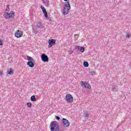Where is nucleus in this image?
I'll return each mask as SVG.
<instances>
[{
    "mask_svg": "<svg viewBox=\"0 0 131 131\" xmlns=\"http://www.w3.org/2000/svg\"><path fill=\"white\" fill-rule=\"evenodd\" d=\"M51 131H60V124L55 121L51 122L50 125Z\"/></svg>",
    "mask_w": 131,
    "mask_h": 131,
    "instance_id": "nucleus-1",
    "label": "nucleus"
},
{
    "mask_svg": "<svg viewBox=\"0 0 131 131\" xmlns=\"http://www.w3.org/2000/svg\"><path fill=\"white\" fill-rule=\"evenodd\" d=\"M42 24L40 21H37L36 25L33 27V31L35 34L40 33L42 30Z\"/></svg>",
    "mask_w": 131,
    "mask_h": 131,
    "instance_id": "nucleus-2",
    "label": "nucleus"
},
{
    "mask_svg": "<svg viewBox=\"0 0 131 131\" xmlns=\"http://www.w3.org/2000/svg\"><path fill=\"white\" fill-rule=\"evenodd\" d=\"M71 9V6H70V4H67L65 5V7H63L62 15L65 16V15H67L68 13H69V10Z\"/></svg>",
    "mask_w": 131,
    "mask_h": 131,
    "instance_id": "nucleus-3",
    "label": "nucleus"
},
{
    "mask_svg": "<svg viewBox=\"0 0 131 131\" xmlns=\"http://www.w3.org/2000/svg\"><path fill=\"white\" fill-rule=\"evenodd\" d=\"M3 16L6 19L14 18V17H15V12L14 11H11L10 13L7 12L6 14H4Z\"/></svg>",
    "mask_w": 131,
    "mask_h": 131,
    "instance_id": "nucleus-4",
    "label": "nucleus"
},
{
    "mask_svg": "<svg viewBox=\"0 0 131 131\" xmlns=\"http://www.w3.org/2000/svg\"><path fill=\"white\" fill-rule=\"evenodd\" d=\"M66 101L68 103H72L73 102V96L71 94H67L66 96Z\"/></svg>",
    "mask_w": 131,
    "mask_h": 131,
    "instance_id": "nucleus-5",
    "label": "nucleus"
},
{
    "mask_svg": "<svg viewBox=\"0 0 131 131\" xmlns=\"http://www.w3.org/2000/svg\"><path fill=\"white\" fill-rule=\"evenodd\" d=\"M41 59L44 63L49 62V57L45 53L41 55Z\"/></svg>",
    "mask_w": 131,
    "mask_h": 131,
    "instance_id": "nucleus-6",
    "label": "nucleus"
},
{
    "mask_svg": "<svg viewBox=\"0 0 131 131\" xmlns=\"http://www.w3.org/2000/svg\"><path fill=\"white\" fill-rule=\"evenodd\" d=\"M62 123L64 127H69V126L70 125V122H69V121H68L67 119L64 118H62Z\"/></svg>",
    "mask_w": 131,
    "mask_h": 131,
    "instance_id": "nucleus-7",
    "label": "nucleus"
},
{
    "mask_svg": "<svg viewBox=\"0 0 131 131\" xmlns=\"http://www.w3.org/2000/svg\"><path fill=\"white\" fill-rule=\"evenodd\" d=\"M15 37H17V38H20V37H22V36H23V32L20 31V30H18L15 33Z\"/></svg>",
    "mask_w": 131,
    "mask_h": 131,
    "instance_id": "nucleus-8",
    "label": "nucleus"
},
{
    "mask_svg": "<svg viewBox=\"0 0 131 131\" xmlns=\"http://www.w3.org/2000/svg\"><path fill=\"white\" fill-rule=\"evenodd\" d=\"M48 48H52L53 46H55V45H56V39H51L48 41Z\"/></svg>",
    "mask_w": 131,
    "mask_h": 131,
    "instance_id": "nucleus-9",
    "label": "nucleus"
},
{
    "mask_svg": "<svg viewBox=\"0 0 131 131\" xmlns=\"http://www.w3.org/2000/svg\"><path fill=\"white\" fill-rule=\"evenodd\" d=\"M81 85H82L83 88H85V89H91V88L90 84L82 81H81Z\"/></svg>",
    "mask_w": 131,
    "mask_h": 131,
    "instance_id": "nucleus-10",
    "label": "nucleus"
},
{
    "mask_svg": "<svg viewBox=\"0 0 131 131\" xmlns=\"http://www.w3.org/2000/svg\"><path fill=\"white\" fill-rule=\"evenodd\" d=\"M34 61H28L27 62V65L29 66V67H30V68H33L34 67Z\"/></svg>",
    "mask_w": 131,
    "mask_h": 131,
    "instance_id": "nucleus-11",
    "label": "nucleus"
},
{
    "mask_svg": "<svg viewBox=\"0 0 131 131\" xmlns=\"http://www.w3.org/2000/svg\"><path fill=\"white\" fill-rule=\"evenodd\" d=\"M118 90V86H117V85H114L113 86L112 89V90L113 91V92H114V93H116Z\"/></svg>",
    "mask_w": 131,
    "mask_h": 131,
    "instance_id": "nucleus-12",
    "label": "nucleus"
},
{
    "mask_svg": "<svg viewBox=\"0 0 131 131\" xmlns=\"http://www.w3.org/2000/svg\"><path fill=\"white\" fill-rule=\"evenodd\" d=\"M14 74V71H13V69H9L7 70V74L9 75H12V74Z\"/></svg>",
    "mask_w": 131,
    "mask_h": 131,
    "instance_id": "nucleus-13",
    "label": "nucleus"
},
{
    "mask_svg": "<svg viewBox=\"0 0 131 131\" xmlns=\"http://www.w3.org/2000/svg\"><path fill=\"white\" fill-rule=\"evenodd\" d=\"M27 58L29 62H34V60L32 57L30 56H27Z\"/></svg>",
    "mask_w": 131,
    "mask_h": 131,
    "instance_id": "nucleus-14",
    "label": "nucleus"
},
{
    "mask_svg": "<svg viewBox=\"0 0 131 131\" xmlns=\"http://www.w3.org/2000/svg\"><path fill=\"white\" fill-rule=\"evenodd\" d=\"M31 101L32 102H35V101H36V98H35V96L33 95L31 97Z\"/></svg>",
    "mask_w": 131,
    "mask_h": 131,
    "instance_id": "nucleus-15",
    "label": "nucleus"
},
{
    "mask_svg": "<svg viewBox=\"0 0 131 131\" xmlns=\"http://www.w3.org/2000/svg\"><path fill=\"white\" fill-rule=\"evenodd\" d=\"M40 8L43 12V14H45L46 13H47V10H46V8H45V7H43L42 6H40Z\"/></svg>",
    "mask_w": 131,
    "mask_h": 131,
    "instance_id": "nucleus-16",
    "label": "nucleus"
},
{
    "mask_svg": "<svg viewBox=\"0 0 131 131\" xmlns=\"http://www.w3.org/2000/svg\"><path fill=\"white\" fill-rule=\"evenodd\" d=\"M83 116L85 119H89V116H90V114H89V113H85L83 114Z\"/></svg>",
    "mask_w": 131,
    "mask_h": 131,
    "instance_id": "nucleus-17",
    "label": "nucleus"
},
{
    "mask_svg": "<svg viewBox=\"0 0 131 131\" xmlns=\"http://www.w3.org/2000/svg\"><path fill=\"white\" fill-rule=\"evenodd\" d=\"M83 65L84 67H89V62L87 61H84L83 63Z\"/></svg>",
    "mask_w": 131,
    "mask_h": 131,
    "instance_id": "nucleus-18",
    "label": "nucleus"
},
{
    "mask_svg": "<svg viewBox=\"0 0 131 131\" xmlns=\"http://www.w3.org/2000/svg\"><path fill=\"white\" fill-rule=\"evenodd\" d=\"M130 36H131L130 34L128 32H127L126 34V37L127 38H129L130 37Z\"/></svg>",
    "mask_w": 131,
    "mask_h": 131,
    "instance_id": "nucleus-19",
    "label": "nucleus"
},
{
    "mask_svg": "<svg viewBox=\"0 0 131 131\" xmlns=\"http://www.w3.org/2000/svg\"><path fill=\"white\" fill-rule=\"evenodd\" d=\"M84 47H80V49H79V51L80 52H81V53H83V52H84Z\"/></svg>",
    "mask_w": 131,
    "mask_h": 131,
    "instance_id": "nucleus-20",
    "label": "nucleus"
},
{
    "mask_svg": "<svg viewBox=\"0 0 131 131\" xmlns=\"http://www.w3.org/2000/svg\"><path fill=\"white\" fill-rule=\"evenodd\" d=\"M43 5L46 6V7H49V1L48 2L43 1Z\"/></svg>",
    "mask_w": 131,
    "mask_h": 131,
    "instance_id": "nucleus-21",
    "label": "nucleus"
},
{
    "mask_svg": "<svg viewBox=\"0 0 131 131\" xmlns=\"http://www.w3.org/2000/svg\"><path fill=\"white\" fill-rule=\"evenodd\" d=\"M44 16L45 17L46 19H48L49 18V16L48 15V12L44 13Z\"/></svg>",
    "mask_w": 131,
    "mask_h": 131,
    "instance_id": "nucleus-22",
    "label": "nucleus"
},
{
    "mask_svg": "<svg viewBox=\"0 0 131 131\" xmlns=\"http://www.w3.org/2000/svg\"><path fill=\"white\" fill-rule=\"evenodd\" d=\"M27 107H29V108L31 107L32 104L31 103H28L27 104Z\"/></svg>",
    "mask_w": 131,
    "mask_h": 131,
    "instance_id": "nucleus-23",
    "label": "nucleus"
},
{
    "mask_svg": "<svg viewBox=\"0 0 131 131\" xmlns=\"http://www.w3.org/2000/svg\"><path fill=\"white\" fill-rule=\"evenodd\" d=\"M6 11H10V5H7V6Z\"/></svg>",
    "mask_w": 131,
    "mask_h": 131,
    "instance_id": "nucleus-24",
    "label": "nucleus"
},
{
    "mask_svg": "<svg viewBox=\"0 0 131 131\" xmlns=\"http://www.w3.org/2000/svg\"><path fill=\"white\" fill-rule=\"evenodd\" d=\"M55 118H56V120H59L60 119V117H59L58 116H55Z\"/></svg>",
    "mask_w": 131,
    "mask_h": 131,
    "instance_id": "nucleus-25",
    "label": "nucleus"
},
{
    "mask_svg": "<svg viewBox=\"0 0 131 131\" xmlns=\"http://www.w3.org/2000/svg\"><path fill=\"white\" fill-rule=\"evenodd\" d=\"M80 48L79 46H76L75 49L77 50V51H79Z\"/></svg>",
    "mask_w": 131,
    "mask_h": 131,
    "instance_id": "nucleus-26",
    "label": "nucleus"
},
{
    "mask_svg": "<svg viewBox=\"0 0 131 131\" xmlns=\"http://www.w3.org/2000/svg\"><path fill=\"white\" fill-rule=\"evenodd\" d=\"M91 75H94L95 73H96V71H92L91 72Z\"/></svg>",
    "mask_w": 131,
    "mask_h": 131,
    "instance_id": "nucleus-27",
    "label": "nucleus"
},
{
    "mask_svg": "<svg viewBox=\"0 0 131 131\" xmlns=\"http://www.w3.org/2000/svg\"><path fill=\"white\" fill-rule=\"evenodd\" d=\"M3 43L2 40H0V46H3Z\"/></svg>",
    "mask_w": 131,
    "mask_h": 131,
    "instance_id": "nucleus-28",
    "label": "nucleus"
},
{
    "mask_svg": "<svg viewBox=\"0 0 131 131\" xmlns=\"http://www.w3.org/2000/svg\"><path fill=\"white\" fill-rule=\"evenodd\" d=\"M0 75H3V72L2 71L0 72Z\"/></svg>",
    "mask_w": 131,
    "mask_h": 131,
    "instance_id": "nucleus-29",
    "label": "nucleus"
},
{
    "mask_svg": "<svg viewBox=\"0 0 131 131\" xmlns=\"http://www.w3.org/2000/svg\"><path fill=\"white\" fill-rule=\"evenodd\" d=\"M64 2H68V0H63Z\"/></svg>",
    "mask_w": 131,
    "mask_h": 131,
    "instance_id": "nucleus-30",
    "label": "nucleus"
}]
</instances>
